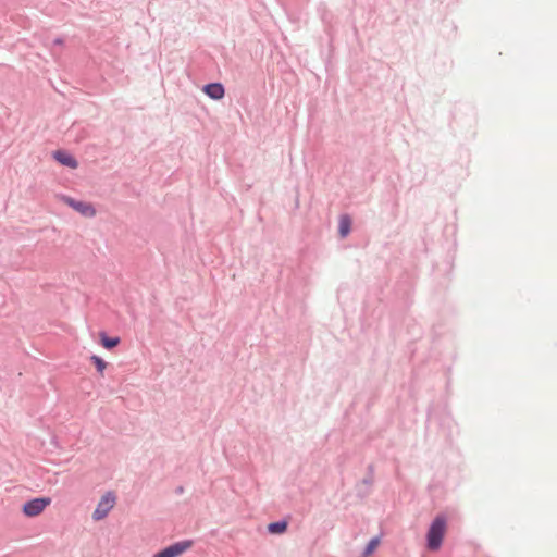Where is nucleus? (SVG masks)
Segmentation results:
<instances>
[{"mask_svg":"<svg viewBox=\"0 0 557 557\" xmlns=\"http://www.w3.org/2000/svg\"><path fill=\"white\" fill-rule=\"evenodd\" d=\"M447 530V521L444 516H437L432 524L430 525V529L428 531V547L431 550H437L441 545L442 541L444 539V535Z\"/></svg>","mask_w":557,"mask_h":557,"instance_id":"f257e3e1","label":"nucleus"},{"mask_svg":"<svg viewBox=\"0 0 557 557\" xmlns=\"http://www.w3.org/2000/svg\"><path fill=\"white\" fill-rule=\"evenodd\" d=\"M116 503V497L114 493L108 492L106 493L101 499L99 500L95 511L92 512V519L96 521H100L104 519L111 509L114 507Z\"/></svg>","mask_w":557,"mask_h":557,"instance_id":"f03ea898","label":"nucleus"},{"mask_svg":"<svg viewBox=\"0 0 557 557\" xmlns=\"http://www.w3.org/2000/svg\"><path fill=\"white\" fill-rule=\"evenodd\" d=\"M51 504L49 497H37L23 505L22 512L29 518L37 517Z\"/></svg>","mask_w":557,"mask_h":557,"instance_id":"7ed1b4c3","label":"nucleus"},{"mask_svg":"<svg viewBox=\"0 0 557 557\" xmlns=\"http://www.w3.org/2000/svg\"><path fill=\"white\" fill-rule=\"evenodd\" d=\"M193 545L191 541L176 542L161 552L153 555V557H178L188 550Z\"/></svg>","mask_w":557,"mask_h":557,"instance_id":"20e7f679","label":"nucleus"},{"mask_svg":"<svg viewBox=\"0 0 557 557\" xmlns=\"http://www.w3.org/2000/svg\"><path fill=\"white\" fill-rule=\"evenodd\" d=\"M65 203L72 207L75 211L79 212L82 215L87 218H92L96 215V210L91 203L84 201H76L70 197L64 199Z\"/></svg>","mask_w":557,"mask_h":557,"instance_id":"39448f33","label":"nucleus"},{"mask_svg":"<svg viewBox=\"0 0 557 557\" xmlns=\"http://www.w3.org/2000/svg\"><path fill=\"white\" fill-rule=\"evenodd\" d=\"M203 91L214 100H220L224 97V87L219 83H212L205 86Z\"/></svg>","mask_w":557,"mask_h":557,"instance_id":"423d86ee","label":"nucleus"},{"mask_svg":"<svg viewBox=\"0 0 557 557\" xmlns=\"http://www.w3.org/2000/svg\"><path fill=\"white\" fill-rule=\"evenodd\" d=\"M54 158L63 165H66L71 169H76L77 168V161L72 157L70 156L69 153L66 152H63V151H57L54 153Z\"/></svg>","mask_w":557,"mask_h":557,"instance_id":"0eeeda50","label":"nucleus"},{"mask_svg":"<svg viewBox=\"0 0 557 557\" xmlns=\"http://www.w3.org/2000/svg\"><path fill=\"white\" fill-rule=\"evenodd\" d=\"M99 336H100L101 345L107 349H112L120 344L119 337H108L106 335V333H103V332L100 333Z\"/></svg>","mask_w":557,"mask_h":557,"instance_id":"6e6552de","label":"nucleus"},{"mask_svg":"<svg viewBox=\"0 0 557 557\" xmlns=\"http://www.w3.org/2000/svg\"><path fill=\"white\" fill-rule=\"evenodd\" d=\"M287 529V522L286 521H277L272 522L268 525V530L272 534H281L284 533Z\"/></svg>","mask_w":557,"mask_h":557,"instance_id":"1a4fd4ad","label":"nucleus"},{"mask_svg":"<svg viewBox=\"0 0 557 557\" xmlns=\"http://www.w3.org/2000/svg\"><path fill=\"white\" fill-rule=\"evenodd\" d=\"M351 221L347 215H344L339 220V234L342 237H345L350 232Z\"/></svg>","mask_w":557,"mask_h":557,"instance_id":"9d476101","label":"nucleus"},{"mask_svg":"<svg viewBox=\"0 0 557 557\" xmlns=\"http://www.w3.org/2000/svg\"><path fill=\"white\" fill-rule=\"evenodd\" d=\"M379 544H380V540L377 537L372 539L368 543L362 557H370L372 555V553L377 548Z\"/></svg>","mask_w":557,"mask_h":557,"instance_id":"9b49d317","label":"nucleus"},{"mask_svg":"<svg viewBox=\"0 0 557 557\" xmlns=\"http://www.w3.org/2000/svg\"><path fill=\"white\" fill-rule=\"evenodd\" d=\"M90 360L92 361V363L95 364V367L97 368V371L102 374L103 371L106 370L107 368V363L103 359H101L100 357L98 356H91Z\"/></svg>","mask_w":557,"mask_h":557,"instance_id":"f8f14e48","label":"nucleus"}]
</instances>
